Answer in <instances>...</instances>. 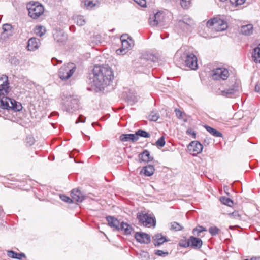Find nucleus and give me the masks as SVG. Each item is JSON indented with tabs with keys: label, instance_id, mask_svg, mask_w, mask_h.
Returning <instances> with one entry per match:
<instances>
[{
	"label": "nucleus",
	"instance_id": "1",
	"mask_svg": "<svg viewBox=\"0 0 260 260\" xmlns=\"http://www.w3.org/2000/svg\"><path fill=\"white\" fill-rule=\"evenodd\" d=\"M10 91L8 77L2 75L0 77V111L10 109L20 111L22 109L21 103L7 96Z\"/></svg>",
	"mask_w": 260,
	"mask_h": 260
},
{
	"label": "nucleus",
	"instance_id": "2",
	"mask_svg": "<svg viewBox=\"0 0 260 260\" xmlns=\"http://www.w3.org/2000/svg\"><path fill=\"white\" fill-rule=\"evenodd\" d=\"M92 74L93 84L100 88L109 85L114 79L113 72L108 66H95Z\"/></svg>",
	"mask_w": 260,
	"mask_h": 260
},
{
	"label": "nucleus",
	"instance_id": "3",
	"mask_svg": "<svg viewBox=\"0 0 260 260\" xmlns=\"http://www.w3.org/2000/svg\"><path fill=\"white\" fill-rule=\"evenodd\" d=\"M106 220L108 225L114 230L123 231L124 234L126 235H130L133 232V228L131 225L123 221L120 222L117 219L113 216H107Z\"/></svg>",
	"mask_w": 260,
	"mask_h": 260
},
{
	"label": "nucleus",
	"instance_id": "4",
	"mask_svg": "<svg viewBox=\"0 0 260 260\" xmlns=\"http://www.w3.org/2000/svg\"><path fill=\"white\" fill-rule=\"evenodd\" d=\"M62 99L64 101L63 109L66 112L72 113L79 108V101L77 98L72 95L63 94Z\"/></svg>",
	"mask_w": 260,
	"mask_h": 260
},
{
	"label": "nucleus",
	"instance_id": "5",
	"mask_svg": "<svg viewBox=\"0 0 260 260\" xmlns=\"http://www.w3.org/2000/svg\"><path fill=\"white\" fill-rule=\"evenodd\" d=\"M189 48L188 46H182L175 53L174 56V62L179 67H184L188 55L189 53Z\"/></svg>",
	"mask_w": 260,
	"mask_h": 260
},
{
	"label": "nucleus",
	"instance_id": "6",
	"mask_svg": "<svg viewBox=\"0 0 260 260\" xmlns=\"http://www.w3.org/2000/svg\"><path fill=\"white\" fill-rule=\"evenodd\" d=\"M29 16L34 19L38 18L44 11V7L39 2L29 3L27 5Z\"/></svg>",
	"mask_w": 260,
	"mask_h": 260
},
{
	"label": "nucleus",
	"instance_id": "7",
	"mask_svg": "<svg viewBox=\"0 0 260 260\" xmlns=\"http://www.w3.org/2000/svg\"><path fill=\"white\" fill-rule=\"evenodd\" d=\"M137 218L141 225L147 228L154 227L156 221L154 217L144 212H138Z\"/></svg>",
	"mask_w": 260,
	"mask_h": 260
},
{
	"label": "nucleus",
	"instance_id": "8",
	"mask_svg": "<svg viewBox=\"0 0 260 260\" xmlns=\"http://www.w3.org/2000/svg\"><path fill=\"white\" fill-rule=\"evenodd\" d=\"M76 67L73 63H69L62 66L58 71V76L62 80L70 78L74 73Z\"/></svg>",
	"mask_w": 260,
	"mask_h": 260
},
{
	"label": "nucleus",
	"instance_id": "9",
	"mask_svg": "<svg viewBox=\"0 0 260 260\" xmlns=\"http://www.w3.org/2000/svg\"><path fill=\"white\" fill-rule=\"evenodd\" d=\"M206 25L209 28L213 27V29L216 31H222L228 28L227 23L217 17L208 20L206 23Z\"/></svg>",
	"mask_w": 260,
	"mask_h": 260
},
{
	"label": "nucleus",
	"instance_id": "10",
	"mask_svg": "<svg viewBox=\"0 0 260 260\" xmlns=\"http://www.w3.org/2000/svg\"><path fill=\"white\" fill-rule=\"evenodd\" d=\"M193 24V20L188 16H185L182 19L179 20L177 26L184 31H190Z\"/></svg>",
	"mask_w": 260,
	"mask_h": 260
},
{
	"label": "nucleus",
	"instance_id": "11",
	"mask_svg": "<svg viewBox=\"0 0 260 260\" xmlns=\"http://www.w3.org/2000/svg\"><path fill=\"white\" fill-rule=\"evenodd\" d=\"M229 76V71L225 68H217L213 71L212 78L214 80H226Z\"/></svg>",
	"mask_w": 260,
	"mask_h": 260
},
{
	"label": "nucleus",
	"instance_id": "12",
	"mask_svg": "<svg viewBox=\"0 0 260 260\" xmlns=\"http://www.w3.org/2000/svg\"><path fill=\"white\" fill-rule=\"evenodd\" d=\"M203 145L198 141H194L189 143L188 150L190 154L196 155L200 153L203 150Z\"/></svg>",
	"mask_w": 260,
	"mask_h": 260
},
{
	"label": "nucleus",
	"instance_id": "13",
	"mask_svg": "<svg viewBox=\"0 0 260 260\" xmlns=\"http://www.w3.org/2000/svg\"><path fill=\"white\" fill-rule=\"evenodd\" d=\"M121 42V48L116 50L117 55H124L126 53V50L131 48L133 45V43L130 42L125 38V36H122L120 38Z\"/></svg>",
	"mask_w": 260,
	"mask_h": 260
},
{
	"label": "nucleus",
	"instance_id": "14",
	"mask_svg": "<svg viewBox=\"0 0 260 260\" xmlns=\"http://www.w3.org/2000/svg\"><path fill=\"white\" fill-rule=\"evenodd\" d=\"M184 67H187L192 70H196L198 68L197 58L196 56L189 51L188 56L185 60Z\"/></svg>",
	"mask_w": 260,
	"mask_h": 260
},
{
	"label": "nucleus",
	"instance_id": "15",
	"mask_svg": "<svg viewBox=\"0 0 260 260\" xmlns=\"http://www.w3.org/2000/svg\"><path fill=\"white\" fill-rule=\"evenodd\" d=\"M162 12L158 11L154 14L151 15L149 19V24L152 26H156L161 22L162 19Z\"/></svg>",
	"mask_w": 260,
	"mask_h": 260
},
{
	"label": "nucleus",
	"instance_id": "16",
	"mask_svg": "<svg viewBox=\"0 0 260 260\" xmlns=\"http://www.w3.org/2000/svg\"><path fill=\"white\" fill-rule=\"evenodd\" d=\"M239 88L238 85H232V86L229 89L220 90L218 94L227 97H231L232 95H235L238 92Z\"/></svg>",
	"mask_w": 260,
	"mask_h": 260
},
{
	"label": "nucleus",
	"instance_id": "17",
	"mask_svg": "<svg viewBox=\"0 0 260 260\" xmlns=\"http://www.w3.org/2000/svg\"><path fill=\"white\" fill-rule=\"evenodd\" d=\"M135 238L138 242L141 243L147 244L150 242V235L143 232H136L135 234Z\"/></svg>",
	"mask_w": 260,
	"mask_h": 260
},
{
	"label": "nucleus",
	"instance_id": "18",
	"mask_svg": "<svg viewBox=\"0 0 260 260\" xmlns=\"http://www.w3.org/2000/svg\"><path fill=\"white\" fill-rule=\"evenodd\" d=\"M72 199L73 202H81L84 199V196L78 189H73L71 192Z\"/></svg>",
	"mask_w": 260,
	"mask_h": 260
},
{
	"label": "nucleus",
	"instance_id": "19",
	"mask_svg": "<svg viewBox=\"0 0 260 260\" xmlns=\"http://www.w3.org/2000/svg\"><path fill=\"white\" fill-rule=\"evenodd\" d=\"M40 40L36 38H31L29 39L27 48L29 51H34L38 49L40 46Z\"/></svg>",
	"mask_w": 260,
	"mask_h": 260
},
{
	"label": "nucleus",
	"instance_id": "20",
	"mask_svg": "<svg viewBox=\"0 0 260 260\" xmlns=\"http://www.w3.org/2000/svg\"><path fill=\"white\" fill-rule=\"evenodd\" d=\"M253 26L252 24L243 25L240 29V32L245 36H249L253 32Z\"/></svg>",
	"mask_w": 260,
	"mask_h": 260
},
{
	"label": "nucleus",
	"instance_id": "21",
	"mask_svg": "<svg viewBox=\"0 0 260 260\" xmlns=\"http://www.w3.org/2000/svg\"><path fill=\"white\" fill-rule=\"evenodd\" d=\"M203 244L202 241L201 239L190 236L189 237V246L194 248H200Z\"/></svg>",
	"mask_w": 260,
	"mask_h": 260
},
{
	"label": "nucleus",
	"instance_id": "22",
	"mask_svg": "<svg viewBox=\"0 0 260 260\" xmlns=\"http://www.w3.org/2000/svg\"><path fill=\"white\" fill-rule=\"evenodd\" d=\"M120 140L122 142L131 141L134 142L137 141V136L135 134H122L120 136Z\"/></svg>",
	"mask_w": 260,
	"mask_h": 260
},
{
	"label": "nucleus",
	"instance_id": "23",
	"mask_svg": "<svg viewBox=\"0 0 260 260\" xmlns=\"http://www.w3.org/2000/svg\"><path fill=\"white\" fill-rule=\"evenodd\" d=\"M139 158L140 161L143 162H149L152 160V157H151L150 152L147 150H144L143 153L139 155Z\"/></svg>",
	"mask_w": 260,
	"mask_h": 260
},
{
	"label": "nucleus",
	"instance_id": "24",
	"mask_svg": "<svg viewBox=\"0 0 260 260\" xmlns=\"http://www.w3.org/2000/svg\"><path fill=\"white\" fill-rule=\"evenodd\" d=\"M169 229L171 231L177 232L182 230L184 229L183 226L179 223L174 221L171 222L168 224Z\"/></svg>",
	"mask_w": 260,
	"mask_h": 260
},
{
	"label": "nucleus",
	"instance_id": "25",
	"mask_svg": "<svg viewBox=\"0 0 260 260\" xmlns=\"http://www.w3.org/2000/svg\"><path fill=\"white\" fill-rule=\"evenodd\" d=\"M154 171V167L150 165L144 167L141 171L147 176H151L153 174Z\"/></svg>",
	"mask_w": 260,
	"mask_h": 260
},
{
	"label": "nucleus",
	"instance_id": "26",
	"mask_svg": "<svg viewBox=\"0 0 260 260\" xmlns=\"http://www.w3.org/2000/svg\"><path fill=\"white\" fill-rule=\"evenodd\" d=\"M252 57L255 62L260 63V44L254 48L252 53Z\"/></svg>",
	"mask_w": 260,
	"mask_h": 260
},
{
	"label": "nucleus",
	"instance_id": "27",
	"mask_svg": "<svg viewBox=\"0 0 260 260\" xmlns=\"http://www.w3.org/2000/svg\"><path fill=\"white\" fill-rule=\"evenodd\" d=\"M205 128L212 135L216 137H222V134L219 131L209 126L205 125Z\"/></svg>",
	"mask_w": 260,
	"mask_h": 260
},
{
	"label": "nucleus",
	"instance_id": "28",
	"mask_svg": "<svg viewBox=\"0 0 260 260\" xmlns=\"http://www.w3.org/2000/svg\"><path fill=\"white\" fill-rule=\"evenodd\" d=\"M152 238V242L155 246H159L162 244V235L161 233L155 235Z\"/></svg>",
	"mask_w": 260,
	"mask_h": 260
},
{
	"label": "nucleus",
	"instance_id": "29",
	"mask_svg": "<svg viewBox=\"0 0 260 260\" xmlns=\"http://www.w3.org/2000/svg\"><path fill=\"white\" fill-rule=\"evenodd\" d=\"M55 40L59 43H63L67 40V36L61 32H58L54 35Z\"/></svg>",
	"mask_w": 260,
	"mask_h": 260
},
{
	"label": "nucleus",
	"instance_id": "30",
	"mask_svg": "<svg viewBox=\"0 0 260 260\" xmlns=\"http://www.w3.org/2000/svg\"><path fill=\"white\" fill-rule=\"evenodd\" d=\"M3 32L2 35L5 36V35L8 36H11L12 34V27L11 25L9 24H5L3 25Z\"/></svg>",
	"mask_w": 260,
	"mask_h": 260
},
{
	"label": "nucleus",
	"instance_id": "31",
	"mask_svg": "<svg viewBox=\"0 0 260 260\" xmlns=\"http://www.w3.org/2000/svg\"><path fill=\"white\" fill-rule=\"evenodd\" d=\"M98 4V0H85L84 1V6L87 9H91L96 6Z\"/></svg>",
	"mask_w": 260,
	"mask_h": 260
},
{
	"label": "nucleus",
	"instance_id": "32",
	"mask_svg": "<svg viewBox=\"0 0 260 260\" xmlns=\"http://www.w3.org/2000/svg\"><path fill=\"white\" fill-rule=\"evenodd\" d=\"M159 56H160L158 53H148L146 55L145 58L148 60H150L151 61L155 62L158 60Z\"/></svg>",
	"mask_w": 260,
	"mask_h": 260
},
{
	"label": "nucleus",
	"instance_id": "33",
	"mask_svg": "<svg viewBox=\"0 0 260 260\" xmlns=\"http://www.w3.org/2000/svg\"><path fill=\"white\" fill-rule=\"evenodd\" d=\"M135 134L137 135V140L139 139V137H142L144 138H149L150 137V135L149 133L145 131L139 129L135 133Z\"/></svg>",
	"mask_w": 260,
	"mask_h": 260
},
{
	"label": "nucleus",
	"instance_id": "34",
	"mask_svg": "<svg viewBox=\"0 0 260 260\" xmlns=\"http://www.w3.org/2000/svg\"><path fill=\"white\" fill-rule=\"evenodd\" d=\"M75 22L79 26H83L85 23V20L82 16H78L76 17L74 19Z\"/></svg>",
	"mask_w": 260,
	"mask_h": 260
},
{
	"label": "nucleus",
	"instance_id": "35",
	"mask_svg": "<svg viewBox=\"0 0 260 260\" xmlns=\"http://www.w3.org/2000/svg\"><path fill=\"white\" fill-rule=\"evenodd\" d=\"M36 34L40 37L42 36L45 32V29L41 26H37L35 29Z\"/></svg>",
	"mask_w": 260,
	"mask_h": 260
},
{
	"label": "nucleus",
	"instance_id": "36",
	"mask_svg": "<svg viewBox=\"0 0 260 260\" xmlns=\"http://www.w3.org/2000/svg\"><path fill=\"white\" fill-rule=\"evenodd\" d=\"M220 201L222 203L229 206H232L233 204V201L229 198L226 197H222L220 198Z\"/></svg>",
	"mask_w": 260,
	"mask_h": 260
},
{
	"label": "nucleus",
	"instance_id": "37",
	"mask_svg": "<svg viewBox=\"0 0 260 260\" xmlns=\"http://www.w3.org/2000/svg\"><path fill=\"white\" fill-rule=\"evenodd\" d=\"M207 230L205 227L202 226H198L193 230V233L194 235H196L197 236H200V233L206 231Z\"/></svg>",
	"mask_w": 260,
	"mask_h": 260
},
{
	"label": "nucleus",
	"instance_id": "38",
	"mask_svg": "<svg viewBox=\"0 0 260 260\" xmlns=\"http://www.w3.org/2000/svg\"><path fill=\"white\" fill-rule=\"evenodd\" d=\"M180 5L183 9H187L191 6V0H180Z\"/></svg>",
	"mask_w": 260,
	"mask_h": 260
},
{
	"label": "nucleus",
	"instance_id": "39",
	"mask_svg": "<svg viewBox=\"0 0 260 260\" xmlns=\"http://www.w3.org/2000/svg\"><path fill=\"white\" fill-rule=\"evenodd\" d=\"M246 0H229L231 4L234 7H237L243 4Z\"/></svg>",
	"mask_w": 260,
	"mask_h": 260
},
{
	"label": "nucleus",
	"instance_id": "40",
	"mask_svg": "<svg viewBox=\"0 0 260 260\" xmlns=\"http://www.w3.org/2000/svg\"><path fill=\"white\" fill-rule=\"evenodd\" d=\"M219 229L216 226H211L209 229V232L212 236L217 235L219 233Z\"/></svg>",
	"mask_w": 260,
	"mask_h": 260
},
{
	"label": "nucleus",
	"instance_id": "41",
	"mask_svg": "<svg viewBox=\"0 0 260 260\" xmlns=\"http://www.w3.org/2000/svg\"><path fill=\"white\" fill-rule=\"evenodd\" d=\"M179 245L182 247H187L189 246V238L188 240H181L179 242Z\"/></svg>",
	"mask_w": 260,
	"mask_h": 260
},
{
	"label": "nucleus",
	"instance_id": "42",
	"mask_svg": "<svg viewBox=\"0 0 260 260\" xmlns=\"http://www.w3.org/2000/svg\"><path fill=\"white\" fill-rule=\"evenodd\" d=\"M60 198L62 201L67 203H70L73 202L72 199L65 195H60Z\"/></svg>",
	"mask_w": 260,
	"mask_h": 260
},
{
	"label": "nucleus",
	"instance_id": "43",
	"mask_svg": "<svg viewBox=\"0 0 260 260\" xmlns=\"http://www.w3.org/2000/svg\"><path fill=\"white\" fill-rule=\"evenodd\" d=\"M158 118V116L156 113L152 112L149 116V119L151 121H155Z\"/></svg>",
	"mask_w": 260,
	"mask_h": 260
},
{
	"label": "nucleus",
	"instance_id": "44",
	"mask_svg": "<svg viewBox=\"0 0 260 260\" xmlns=\"http://www.w3.org/2000/svg\"><path fill=\"white\" fill-rule=\"evenodd\" d=\"M7 255L11 258L16 259L17 253L12 250H8Z\"/></svg>",
	"mask_w": 260,
	"mask_h": 260
},
{
	"label": "nucleus",
	"instance_id": "45",
	"mask_svg": "<svg viewBox=\"0 0 260 260\" xmlns=\"http://www.w3.org/2000/svg\"><path fill=\"white\" fill-rule=\"evenodd\" d=\"M26 142L31 146L34 144L35 140L31 136H28L26 137Z\"/></svg>",
	"mask_w": 260,
	"mask_h": 260
},
{
	"label": "nucleus",
	"instance_id": "46",
	"mask_svg": "<svg viewBox=\"0 0 260 260\" xmlns=\"http://www.w3.org/2000/svg\"><path fill=\"white\" fill-rule=\"evenodd\" d=\"M135 2H136L138 5L141 6L142 7H145L146 6V0H134Z\"/></svg>",
	"mask_w": 260,
	"mask_h": 260
},
{
	"label": "nucleus",
	"instance_id": "47",
	"mask_svg": "<svg viewBox=\"0 0 260 260\" xmlns=\"http://www.w3.org/2000/svg\"><path fill=\"white\" fill-rule=\"evenodd\" d=\"M86 117L82 115H80L78 119L76 120L75 123L78 124L79 122L84 123L85 122Z\"/></svg>",
	"mask_w": 260,
	"mask_h": 260
},
{
	"label": "nucleus",
	"instance_id": "48",
	"mask_svg": "<svg viewBox=\"0 0 260 260\" xmlns=\"http://www.w3.org/2000/svg\"><path fill=\"white\" fill-rule=\"evenodd\" d=\"M11 64L17 65L19 64V60L16 57H12L10 59Z\"/></svg>",
	"mask_w": 260,
	"mask_h": 260
},
{
	"label": "nucleus",
	"instance_id": "49",
	"mask_svg": "<svg viewBox=\"0 0 260 260\" xmlns=\"http://www.w3.org/2000/svg\"><path fill=\"white\" fill-rule=\"evenodd\" d=\"M51 62H52V63L54 66H55L58 63H62L61 60H58L57 59H56L55 57H53L52 58Z\"/></svg>",
	"mask_w": 260,
	"mask_h": 260
},
{
	"label": "nucleus",
	"instance_id": "50",
	"mask_svg": "<svg viewBox=\"0 0 260 260\" xmlns=\"http://www.w3.org/2000/svg\"><path fill=\"white\" fill-rule=\"evenodd\" d=\"M175 112L177 117L181 118L182 117V112L179 109H175Z\"/></svg>",
	"mask_w": 260,
	"mask_h": 260
},
{
	"label": "nucleus",
	"instance_id": "51",
	"mask_svg": "<svg viewBox=\"0 0 260 260\" xmlns=\"http://www.w3.org/2000/svg\"><path fill=\"white\" fill-rule=\"evenodd\" d=\"M156 145L157 146L162 147V136H161L156 142Z\"/></svg>",
	"mask_w": 260,
	"mask_h": 260
},
{
	"label": "nucleus",
	"instance_id": "52",
	"mask_svg": "<svg viewBox=\"0 0 260 260\" xmlns=\"http://www.w3.org/2000/svg\"><path fill=\"white\" fill-rule=\"evenodd\" d=\"M16 259H21L22 257H25V255L23 253H17Z\"/></svg>",
	"mask_w": 260,
	"mask_h": 260
},
{
	"label": "nucleus",
	"instance_id": "53",
	"mask_svg": "<svg viewBox=\"0 0 260 260\" xmlns=\"http://www.w3.org/2000/svg\"><path fill=\"white\" fill-rule=\"evenodd\" d=\"M155 254L159 256H162V250H156L155 251Z\"/></svg>",
	"mask_w": 260,
	"mask_h": 260
},
{
	"label": "nucleus",
	"instance_id": "54",
	"mask_svg": "<svg viewBox=\"0 0 260 260\" xmlns=\"http://www.w3.org/2000/svg\"><path fill=\"white\" fill-rule=\"evenodd\" d=\"M187 133L188 134H189V135H192V136H194H194H195V135H196V133H194V131H192V130H191V129H188V130L187 131Z\"/></svg>",
	"mask_w": 260,
	"mask_h": 260
},
{
	"label": "nucleus",
	"instance_id": "55",
	"mask_svg": "<svg viewBox=\"0 0 260 260\" xmlns=\"http://www.w3.org/2000/svg\"><path fill=\"white\" fill-rule=\"evenodd\" d=\"M255 91L257 92H259L260 91V86L258 85H255Z\"/></svg>",
	"mask_w": 260,
	"mask_h": 260
},
{
	"label": "nucleus",
	"instance_id": "56",
	"mask_svg": "<svg viewBox=\"0 0 260 260\" xmlns=\"http://www.w3.org/2000/svg\"><path fill=\"white\" fill-rule=\"evenodd\" d=\"M3 214V210L2 207L0 206V217Z\"/></svg>",
	"mask_w": 260,
	"mask_h": 260
},
{
	"label": "nucleus",
	"instance_id": "57",
	"mask_svg": "<svg viewBox=\"0 0 260 260\" xmlns=\"http://www.w3.org/2000/svg\"><path fill=\"white\" fill-rule=\"evenodd\" d=\"M169 241V240L167 239L166 237L164 236V243L165 242Z\"/></svg>",
	"mask_w": 260,
	"mask_h": 260
},
{
	"label": "nucleus",
	"instance_id": "58",
	"mask_svg": "<svg viewBox=\"0 0 260 260\" xmlns=\"http://www.w3.org/2000/svg\"><path fill=\"white\" fill-rule=\"evenodd\" d=\"M252 260H260V257H252Z\"/></svg>",
	"mask_w": 260,
	"mask_h": 260
},
{
	"label": "nucleus",
	"instance_id": "59",
	"mask_svg": "<svg viewBox=\"0 0 260 260\" xmlns=\"http://www.w3.org/2000/svg\"><path fill=\"white\" fill-rule=\"evenodd\" d=\"M170 111H168V112H167L166 113V116H168V117H170Z\"/></svg>",
	"mask_w": 260,
	"mask_h": 260
},
{
	"label": "nucleus",
	"instance_id": "60",
	"mask_svg": "<svg viewBox=\"0 0 260 260\" xmlns=\"http://www.w3.org/2000/svg\"><path fill=\"white\" fill-rule=\"evenodd\" d=\"M163 254H164V256H165L166 255L168 254V252H164Z\"/></svg>",
	"mask_w": 260,
	"mask_h": 260
},
{
	"label": "nucleus",
	"instance_id": "61",
	"mask_svg": "<svg viewBox=\"0 0 260 260\" xmlns=\"http://www.w3.org/2000/svg\"><path fill=\"white\" fill-rule=\"evenodd\" d=\"M99 38V37L98 36H95V37H93V39H94V38H97V39H98V38Z\"/></svg>",
	"mask_w": 260,
	"mask_h": 260
},
{
	"label": "nucleus",
	"instance_id": "62",
	"mask_svg": "<svg viewBox=\"0 0 260 260\" xmlns=\"http://www.w3.org/2000/svg\"><path fill=\"white\" fill-rule=\"evenodd\" d=\"M163 144H164V145H165V141H164V140Z\"/></svg>",
	"mask_w": 260,
	"mask_h": 260
},
{
	"label": "nucleus",
	"instance_id": "63",
	"mask_svg": "<svg viewBox=\"0 0 260 260\" xmlns=\"http://www.w3.org/2000/svg\"><path fill=\"white\" fill-rule=\"evenodd\" d=\"M160 37H161V38H162V35H160Z\"/></svg>",
	"mask_w": 260,
	"mask_h": 260
},
{
	"label": "nucleus",
	"instance_id": "64",
	"mask_svg": "<svg viewBox=\"0 0 260 260\" xmlns=\"http://www.w3.org/2000/svg\"><path fill=\"white\" fill-rule=\"evenodd\" d=\"M145 255H148L147 253H145Z\"/></svg>",
	"mask_w": 260,
	"mask_h": 260
}]
</instances>
